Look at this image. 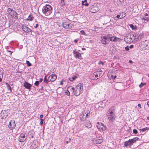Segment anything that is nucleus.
<instances>
[{
    "label": "nucleus",
    "mask_w": 149,
    "mask_h": 149,
    "mask_svg": "<svg viewBox=\"0 0 149 149\" xmlns=\"http://www.w3.org/2000/svg\"><path fill=\"white\" fill-rule=\"evenodd\" d=\"M71 87V89L73 91L74 94L76 96L79 95L82 92L83 89V84L81 83H79L76 86L75 88Z\"/></svg>",
    "instance_id": "f257e3e1"
},
{
    "label": "nucleus",
    "mask_w": 149,
    "mask_h": 149,
    "mask_svg": "<svg viewBox=\"0 0 149 149\" xmlns=\"http://www.w3.org/2000/svg\"><path fill=\"white\" fill-rule=\"evenodd\" d=\"M43 13L46 16L50 14L52 12V8L49 5H47L44 6L42 9Z\"/></svg>",
    "instance_id": "f03ea898"
},
{
    "label": "nucleus",
    "mask_w": 149,
    "mask_h": 149,
    "mask_svg": "<svg viewBox=\"0 0 149 149\" xmlns=\"http://www.w3.org/2000/svg\"><path fill=\"white\" fill-rule=\"evenodd\" d=\"M139 139L137 138H135L133 139H129L128 141H126L124 143V145L127 147H130L134 143L136 142Z\"/></svg>",
    "instance_id": "7ed1b4c3"
},
{
    "label": "nucleus",
    "mask_w": 149,
    "mask_h": 149,
    "mask_svg": "<svg viewBox=\"0 0 149 149\" xmlns=\"http://www.w3.org/2000/svg\"><path fill=\"white\" fill-rule=\"evenodd\" d=\"M89 10L90 12L92 13H95L97 12L99 10V8L97 4L95 3L90 7Z\"/></svg>",
    "instance_id": "20e7f679"
},
{
    "label": "nucleus",
    "mask_w": 149,
    "mask_h": 149,
    "mask_svg": "<svg viewBox=\"0 0 149 149\" xmlns=\"http://www.w3.org/2000/svg\"><path fill=\"white\" fill-rule=\"evenodd\" d=\"M107 116L108 120L111 122L113 121L115 119V115L114 113H111V112H107Z\"/></svg>",
    "instance_id": "39448f33"
},
{
    "label": "nucleus",
    "mask_w": 149,
    "mask_h": 149,
    "mask_svg": "<svg viewBox=\"0 0 149 149\" xmlns=\"http://www.w3.org/2000/svg\"><path fill=\"white\" fill-rule=\"evenodd\" d=\"M96 126L98 129L100 131L105 130L106 129V127L104 126L101 123H100L99 122L97 123Z\"/></svg>",
    "instance_id": "423d86ee"
},
{
    "label": "nucleus",
    "mask_w": 149,
    "mask_h": 149,
    "mask_svg": "<svg viewBox=\"0 0 149 149\" xmlns=\"http://www.w3.org/2000/svg\"><path fill=\"white\" fill-rule=\"evenodd\" d=\"M16 126L15 121L14 120H11L8 125V127L10 129L13 130Z\"/></svg>",
    "instance_id": "0eeeda50"
},
{
    "label": "nucleus",
    "mask_w": 149,
    "mask_h": 149,
    "mask_svg": "<svg viewBox=\"0 0 149 149\" xmlns=\"http://www.w3.org/2000/svg\"><path fill=\"white\" fill-rule=\"evenodd\" d=\"M57 77L56 75L54 74L50 75L48 78V81L49 82H52L55 81Z\"/></svg>",
    "instance_id": "6e6552de"
},
{
    "label": "nucleus",
    "mask_w": 149,
    "mask_h": 149,
    "mask_svg": "<svg viewBox=\"0 0 149 149\" xmlns=\"http://www.w3.org/2000/svg\"><path fill=\"white\" fill-rule=\"evenodd\" d=\"M18 140L19 142H21L24 141L26 140L25 134L23 133H21L18 138Z\"/></svg>",
    "instance_id": "1a4fd4ad"
},
{
    "label": "nucleus",
    "mask_w": 149,
    "mask_h": 149,
    "mask_svg": "<svg viewBox=\"0 0 149 149\" xmlns=\"http://www.w3.org/2000/svg\"><path fill=\"white\" fill-rule=\"evenodd\" d=\"M133 36H127L125 38H124L125 41L127 43H130L133 41L132 37Z\"/></svg>",
    "instance_id": "9d476101"
},
{
    "label": "nucleus",
    "mask_w": 149,
    "mask_h": 149,
    "mask_svg": "<svg viewBox=\"0 0 149 149\" xmlns=\"http://www.w3.org/2000/svg\"><path fill=\"white\" fill-rule=\"evenodd\" d=\"M103 141V139L101 137H99L98 138L93 140V142L94 143L97 144H100Z\"/></svg>",
    "instance_id": "9b49d317"
},
{
    "label": "nucleus",
    "mask_w": 149,
    "mask_h": 149,
    "mask_svg": "<svg viewBox=\"0 0 149 149\" xmlns=\"http://www.w3.org/2000/svg\"><path fill=\"white\" fill-rule=\"evenodd\" d=\"M73 53L74 56L76 58H78L79 59H81V54L76 51V50H73Z\"/></svg>",
    "instance_id": "f8f14e48"
},
{
    "label": "nucleus",
    "mask_w": 149,
    "mask_h": 149,
    "mask_svg": "<svg viewBox=\"0 0 149 149\" xmlns=\"http://www.w3.org/2000/svg\"><path fill=\"white\" fill-rule=\"evenodd\" d=\"M23 86H24L26 88L30 90L31 89V88L32 86V85L28 82L25 81L24 83Z\"/></svg>",
    "instance_id": "ddd939ff"
},
{
    "label": "nucleus",
    "mask_w": 149,
    "mask_h": 149,
    "mask_svg": "<svg viewBox=\"0 0 149 149\" xmlns=\"http://www.w3.org/2000/svg\"><path fill=\"white\" fill-rule=\"evenodd\" d=\"M70 23L68 22H63V26L65 29H68L70 28Z\"/></svg>",
    "instance_id": "4468645a"
},
{
    "label": "nucleus",
    "mask_w": 149,
    "mask_h": 149,
    "mask_svg": "<svg viewBox=\"0 0 149 149\" xmlns=\"http://www.w3.org/2000/svg\"><path fill=\"white\" fill-rule=\"evenodd\" d=\"M143 19L147 21L149 20V12H147L145 14Z\"/></svg>",
    "instance_id": "2eb2a0df"
},
{
    "label": "nucleus",
    "mask_w": 149,
    "mask_h": 149,
    "mask_svg": "<svg viewBox=\"0 0 149 149\" xmlns=\"http://www.w3.org/2000/svg\"><path fill=\"white\" fill-rule=\"evenodd\" d=\"M107 38L105 36H102L101 38V41L103 44H106L107 43Z\"/></svg>",
    "instance_id": "dca6fc26"
},
{
    "label": "nucleus",
    "mask_w": 149,
    "mask_h": 149,
    "mask_svg": "<svg viewBox=\"0 0 149 149\" xmlns=\"http://www.w3.org/2000/svg\"><path fill=\"white\" fill-rule=\"evenodd\" d=\"M23 31L26 32H28L30 30V29L25 25H23L22 27Z\"/></svg>",
    "instance_id": "f3484780"
},
{
    "label": "nucleus",
    "mask_w": 149,
    "mask_h": 149,
    "mask_svg": "<svg viewBox=\"0 0 149 149\" xmlns=\"http://www.w3.org/2000/svg\"><path fill=\"white\" fill-rule=\"evenodd\" d=\"M111 41H119V40H121L119 38H116L115 37H112L110 38Z\"/></svg>",
    "instance_id": "a211bd4d"
},
{
    "label": "nucleus",
    "mask_w": 149,
    "mask_h": 149,
    "mask_svg": "<svg viewBox=\"0 0 149 149\" xmlns=\"http://www.w3.org/2000/svg\"><path fill=\"white\" fill-rule=\"evenodd\" d=\"M15 10H13L10 8H8L7 10V13L9 14L10 16H11L13 15V11Z\"/></svg>",
    "instance_id": "6ab92c4d"
},
{
    "label": "nucleus",
    "mask_w": 149,
    "mask_h": 149,
    "mask_svg": "<svg viewBox=\"0 0 149 149\" xmlns=\"http://www.w3.org/2000/svg\"><path fill=\"white\" fill-rule=\"evenodd\" d=\"M18 14L15 11H13V15L11 16V17L14 19H17L18 18Z\"/></svg>",
    "instance_id": "aec40b11"
},
{
    "label": "nucleus",
    "mask_w": 149,
    "mask_h": 149,
    "mask_svg": "<svg viewBox=\"0 0 149 149\" xmlns=\"http://www.w3.org/2000/svg\"><path fill=\"white\" fill-rule=\"evenodd\" d=\"M85 125L86 127L88 128H90L92 127V125L89 121H86L85 124Z\"/></svg>",
    "instance_id": "412c9836"
},
{
    "label": "nucleus",
    "mask_w": 149,
    "mask_h": 149,
    "mask_svg": "<svg viewBox=\"0 0 149 149\" xmlns=\"http://www.w3.org/2000/svg\"><path fill=\"white\" fill-rule=\"evenodd\" d=\"M1 115L3 118H5L7 116L6 112L5 111H3L1 112Z\"/></svg>",
    "instance_id": "4be33fe9"
},
{
    "label": "nucleus",
    "mask_w": 149,
    "mask_h": 149,
    "mask_svg": "<svg viewBox=\"0 0 149 149\" xmlns=\"http://www.w3.org/2000/svg\"><path fill=\"white\" fill-rule=\"evenodd\" d=\"M84 116V114L82 113L79 116V118L81 121H84L86 120V118H85Z\"/></svg>",
    "instance_id": "5701e85b"
},
{
    "label": "nucleus",
    "mask_w": 149,
    "mask_h": 149,
    "mask_svg": "<svg viewBox=\"0 0 149 149\" xmlns=\"http://www.w3.org/2000/svg\"><path fill=\"white\" fill-rule=\"evenodd\" d=\"M38 143L36 141H34L33 142V143L32 145V146H33V147L34 148H36L38 146Z\"/></svg>",
    "instance_id": "b1692460"
},
{
    "label": "nucleus",
    "mask_w": 149,
    "mask_h": 149,
    "mask_svg": "<svg viewBox=\"0 0 149 149\" xmlns=\"http://www.w3.org/2000/svg\"><path fill=\"white\" fill-rule=\"evenodd\" d=\"M33 19V17L32 15L30 14L29 16L26 19L27 21H32Z\"/></svg>",
    "instance_id": "393cba45"
},
{
    "label": "nucleus",
    "mask_w": 149,
    "mask_h": 149,
    "mask_svg": "<svg viewBox=\"0 0 149 149\" xmlns=\"http://www.w3.org/2000/svg\"><path fill=\"white\" fill-rule=\"evenodd\" d=\"M115 110V108L114 107H113L110 108L108 111H109V112H111V113H113V112Z\"/></svg>",
    "instance_id": "a878e982"
},
{
    "label": "nucleus",
    "mask_w": 149,
    "mask_h": 149,
    "mask_svg": "<svg viewBox=\"0 0 149 149\" xmlns=\"http://www.w3.org/2000/svg\"><path fill=\"white\" fill-rule=\"evenodd\" d=\"M87 0H85L84 1H82V5H85L86 6H88V4L86 3Z\"/></svg>",
    "instance_id": "bb28decb"
},
{
    "label": "nucleus",
    "mask_w": 149,
    "mask_h": 149,
    "mask_svg": "<svg viewBox=\"0 0 149 149\" xmlns=\"http://www.w3.org/2000/svg\"><path fill=\"white\" fill-rule=\"evenodd\" d=\"M102 73V71L101 70L100 73H98L97 74L95 75V77H100L101 74Z\"/></svg>",
    "instance_id": "cd10ccee"
},
{
    "label": "nucleus",
    "mask_w": 149,
    "mask_h": 149,
    "mask_svg": "<svg viewBox=\"0 0 149 149\" xmlns=\"http://www.w3.org/2000/svg\"><path fill=\"white\" fill-rule=\"evenodd\" d=\"M6 84L7 86V87L8 89L10 90V92H11V88L9 84H8L7 83H6Z\"/></svg>",
    "instance_id": "c85d7f7f"
},
{
    "label": "nucleus",
    "mask_w": 149,
    "mask_h": 149,
    "mask_svg": "<svg viewBox=\"0 0 149 149\" xmlns=\"http://www.w3.org/2000/svg\"><path fill=\"white\" fill-rule=\"evenodd\" d=\"M126 13L125 12H123L121 13V18H122L124 17H125L126 16Z\"/></svg>",
    "instance_id": "c756f323"
},
{
    "label": "nucleus",
    "mask_w": 149,
    "mask_h": 149,
    "mask_svg": "<svg viewBox=\"0 0 149 149\" xmlns=\"http://www.w3.org/2000/svg\"><path fill=\"white\" fill-rule=\"evenodd\" d=\"M114 1L115 3L117 4H120L121 2L120 0H114Z\"/></svg>",
    "instance_id": "7c9ffc66"
},
{
    "label": "nucleus",
    "mask_w": 149,
    "mask_h": 149,
    "mask_svg": "<svg viewBox=\"0 0 149 149\" xmlns=\"http://www.w3.org/2000/svg\"><path fill=\"white\" fill-rule=\"evenodd\" d=\"M44 82L47 84H48L49 82V81H48V79L47 78V76H45V77Z\"/></svg>",
    "instance_id": "2f4dec72"
},
{
    "label": "nucleus",
    "mask_w": 149,
    "mask_h": 149,
    "mask_svg": "<svg viewBox=\"0 0 149 149\" xmlns=\"http://www.w3.org/2000/svg\"><path fill=\"white\" fill-rule=\"evenodd\" d=\"M3 77V74L1 72H0V82L2 81Z\"/></svg>",
    "instance_id": "473e14b6"
},
{
    "label": "nucleus",
    "mask_w": 149,
    "mask_h": 149,
    "mask_svg": "<svg viewBox=\"0 0 149 149\" xmlns=\"http://www.w3.org/2000/svg\"><path fill=\"white\" fill-rule=\"evenodd\" d=\"M60 4L61 6H63L65 4V3L64 2V0H60Z\"/></svg>",
    "instance_id": "72a5a7b5"
},
{
    "label": "nucleus",
    "mask_w": 149,
    "mask_h": 149,
    "mask_svg": "<svg viewBox=\"0 0 149 149\" xmlns=\"http://www.w3.org/2000/svg\"><path fill=\"white\" fill-rule=\"evenodd\" d=\"M26 63L27 65V66L28 67L30 66L31 65V63L29 61H26Z\"/></svg>",
    "instance_id": "f704fd0d"
},
{
    "label": "nucleus",
    "mask_w": 149,
    "mask_h": 149,
    "mask_svg": "<svg viewBox=\"0 0 149 149\" xmlns=\"http://www.w3.org/2000/svg\"><path fill=\"white\" fill-rule=\"evenodd\" d=\"M148 129V128L147 127H146L145 128H144L142 129H140L141 131H142V132H143L147 130Z\"/></svg>",
    "instance_id": "c9c22d12"
},
{
    "label": "nucleus",
    "mask_w": 149,
    "mask_h": 149,
    "mask_svg": "<svg viewBox=\"0 0 149 149\" xmlns=\"http://www.w3.org/2000/svg\"><path fill=\"white\" fill-rule=\"evenodd\" d=\"M65 94L66 95L69 96L70 95V93L69 91L68 90H67L65 92Z\"/></svg>",
    "instance_id": "e433bc0d"
},
{
    "label": "nucleus",
    "mask_w": 149,
    "mask_h": 149,
    "mask_svg": "<svg viewBox=\"0 0 149 149\" xmlns=\"http://www.w3.org/2000/svg\"><path fill=\"white\" fill-rule=\"evenodd\" d=\"M39 81H36L34 83L35 85L36 86H38L39 84Z\"/></svg>",
    "instance_id": "4c0bfd02"
},
{
    "label": "nucleus",
    "mask_w": 149,
    "mask_h": 149,
    "mask_svg": "<svg viewBox=\"0 0 149 149\" xmlns=\"http://www.w3.org/2000/svg\"><path fill=\"white\" fill-rule=\"evenodd\" d=\"M145 83H143L142 82L139 85V87L140 88L142 87L143 86L145 85Z\"/></svg>",
    "instance_id": "58836bf2"
},
{
    "label": "nucleus",
    "mask_w": 149,
    "mask_h": 149,
    "mask_svg": "<svg viewBox=\"0 0 149 149\" xmlns=\"http://www.w3.org/2000/svg\"><path fill=\"white\" fill-rule=\"evenodd\" d=\"M75 79V77H72L69 78V80L71 81H72Z\"/></svg>",
    "instance_id": "ea45409f"
},
{
    "label": "nucleus",
    "mask_w": 149,
    "mask_h": 149,
    "mask_svg": "<svg viewBox=\"0 0 149 149\" xmlns=\"http://www.w3.org/2000/svg\"><path fill=\"white\" fill-rule=\"evenodd\" d=\"M121 13H120L119 15H118L116 16V17L117 18L119 19H121L122 18H121Z\"/></svg>",
    "instance_id": "a19ab883"
},
{
    "label": "nucleus",
    "mask_w": 149,
    "mask_h": 149,
    "mask_svg": "<svg viewBox=\"0 0 149 149\" xmlns=\"http://www.w3.org/2000/svg\"><path fill=\"white\" fill-rule=\"evenodd\" d=\"M7 52L9 53V54L10 56L12 55V53L13 52H11V51L8 50H7Z\"/></svg>",
    "instance_id": "79ce46f5"
},
{
    "label": "nucleus",
    "mask_w": 149,
    "mask_h": 149,
    "mask_svg": "<svg viewBox=\"0 0 149 149\" xmlns=\"http://www.w3.org/2000/svg\"><path fill=\"white\" fill-rule=\"evenodd\" d=\"M40 120H41L40 122V124L41 125H42L43 123V121L44 120L42 119H40Z\"/></svg>",
    "instance_id": "37998d69"
},
{
    "label": "nucleus",
    "mask_w": 149,
    "mask_h": 149,
    "mask_svg": "<svg viewBox=\"0 0 149 149\" xmlns=\"http://www.w3.org/2000/svg\"><path fill=\"white\" fill-rule=\"evenodd\" d=\"M133 132L135 134H136L138 133L137 131L135 129H134L133 130Z\"/></svg>",
    "instance_id": "c03bdc74"
},
{
    "label": "nucleus",
    "mask_w": 149,
    "mask_h": 149,
    "mask_svg": "<svg viewBox=\"0 0 149 149\" xmlns=\"http://www.w3.org/2000/svg\"><path fill=\"white\" fill-rule=\"evenodd\" d=\"M130 27L131 28H132V29H134V26L133 24H131L130 26Z\"/></svg>",
    "instance_id": "a18cd8bd"
},
{
    "label": "nucleus",
    "mask_w": 149,
    "mask_h": 149,
    "mask_svg": "<svg viewBox=\"0 0 149 149\" xmlns=\"http://www.w3.org/2000/svg\"><path fill=\"white\" fill-rule=\"evenodd\" d=\"M80 33H81V34H85V33L84 31H80Z\"/></svg>",
    "instance_id": "49530a36"
},
{
    "label": "nucleus",
    "mask_w": 149,
    "mask_h": 149,
    "mask_svg": "<svg viewBox=\"0 0 149 149\" xmlns=\"http://www.w3.org/2000/svg\"><path fill=\"white\" fill-rule=\"evenodd\" d=\"M125 49L126 50H128L129 49V47L128 46H127L126 47H125Z\"/></svg>",
    "instance_id": "de8ad7c7"
},
{
    "label": "nucleus",
    "mask_w": 149,
    "mask_h": 149,
    "mask_svg": "<svg viewBox=\"0 0 149 149\" xmlns=\"http://www.w3.org/2000/svg\"><path fill=\"white\" fill-rule=\"evenodd\" d=\"M99 65H100L101 64H102V65H103V64H104V63L103 62H102L101 61H100V62H99Z\"/></svg>",
    "instance_id": "09e8293b"
},
{
    "label": "nucleus",
    "mask_w": 149,
    "mask_h": 149,
    "mask_svg": "<svg viewBox=\"0 0 149 149\" xmlns=\"http://www.w3.org/2000/svg\"><path fill=\"white\" fill-rule=\"evenodd\" d=\"M134 47V45H131L130 46V49H132V48L133 47Z\"/></svg>",
    "instance_id": "8fccbe9b"
},
{
    "label": "nucleus",
    "mask_w": 149,
    "mask_h": 149,
    "mask_svg": "<svg viewBox=\"0 0 149 149\" xmlns=\"http://www.w3.org/2000/svg\"><path fill=\"white\" fill-rule=\"evenodd\" d=\"M88 116V113H87L86 115V116L84 117L85 118H86V119L87 118Z\"/></svg>",
    "instance_id": "3c124183"
},
{
    "label": "nucleus",
    "mask_w": 149,
    "mask_h": 149,
    "mask_svg": "<svg viewBox=\"0 0 149 149\" xmlns=\"http://www.w3.org/2000/svg\"><path fill=\"white\" fill-rule=\"evenodd\" d=\"M78 39H75L74 40V42H75V43H77V41H78Z\"/></svg>",
    "instance_id": "603ef678"
},
{
    "label": "nucleus",
    "mask_w": 149,
    "mask_h": 149,
    "mask_svg": "<svg viewBox=\"0 0 149 149\" xmlns=\"http://www.w3.org/2000/svg\"><path fill=\"white\" fill-rule=\"evenodd\" d=\"M38 26V24H36V26H34L35 28H37Z\"/></svg>",
    "instance_id": "864d4df0"
},
{
    "label": "nucleus",
    "mask_w": 149,
    "mask_h": 149,
    "mask_svg": "<svg viewBox=\"0 0 149 149\" xmlns=\"http://www.w3.org/2000/svg\"><path fill=\"white\" fill-rule=\"evenodd\" d=\"M43 116L42 114H41L40 116V117L41 118H43Z\"/></svg>",
    "instance_id": "5fc2aeb1"
},
{
    "label": "nucleus",
    "mask_w": 149,
    "mask_h": 149,
    "mask_svg": "<svg viewBox=\"0 0 149 149\" xmlns=\"http://www.w3.org/2000/svg\"><path fill=\"white\" fill-rule=\"evenodd\" d=\"M42 81H43V79H42L40 78V80L39 81L40 82H42Z\"/></svg>",
    "instance_id": "6e6d98bb"
},
{
    "label": "nucleus",
    "mask_w": 149,
    "mask_h": 149,
    "mask_svg": "<svg viewBox=\"0 0 149 149\" xmlns=\"http://www.w3.org/2000/svg\"><path fill=\"white\" fill-rule=\"evenodd\" d=\"M138 106L139 108H141V105L140 104H138Z\"/></svg>",
    "instance_id": "4d7b16f0"
},
{
    "label": "nucleus",
    "mask_w": 149,
    "mask_h": 149,
    "mask_svg": "<svg viewBox=\"0 0 149 149\" xmlns=\"http://www.w3.org/2000/svg\"><path fill=\"white\" fill-rule=\"evenodd\" d=\"M101 70V69L99 70L98 71V72L99 73H100Z\"/></svg>",
    "instance_id": "13d9d810"
},
{
    "label": "nucleus",
    "mask_w": 149,
    "mask_h": 149,
    "mask_svg": "<svg viewBox=\"0 0 149 149\" xmlns=\"http://www.w3.org/2000/svg\"><path fill=\"white\" fill-rule=\"evenodd\" d=\"M116 75H115L114 76L113 78V79H115L116 78Z\"/></svg>",
    "instance_id": "bf43d9fd"
},
{
    "label": "nucleus",
    "mask_w": 149,
    "mask_h": 149,
    "mask_svg": "<svg viewBox=\"0 0 149 149\" xmlns=\"http://www.w3.org/2000/svg\"><path fill=\"white\" fill-rule=\"evenodd\" d=\"M63 81H61V82H60V84L61 85H62V84H63Z\"/></svg>",
    "instance_id": "052dcab7"
},
{
    "label": "nucleus",
    "mask_w": 149,
    "mask_h": 149,
    "mask_svg": "<svg viewBox=\"0 0 149 149\" xmlns=\"http://www.w3.org/2000/svg\"><path fill=\"white\" fill-rule=\"evenodd\" d=\"M147 105L149 107V102H147Z\"/></svg>",
    "instance_id": "680f3d73"
},
{
    "label": "nucleus",
    "mask_w": 149,
    "mask_h": 149,
    "mask_svg": "<svg viewBox=\"0 0 149 149\" xmlns=\"http://www.w3.org/2000/svg\"><path fill=\"white\" fill-rule=\"evenodd\" d=\"M129 62L130 63H132V62L131 60H130L129 61Z\"/></svg>",
    "instance_id": "e2e57ef3"
},
{
    "label": "nucleus",
    "mask_w": 149,
    "mask_h": 149,
    "mask_svg": "<svg viewBox=\"0 0 149 149\" xmlns=\"http://www.w3.org/2000/svg\"><path fill=\"white\" fill-rule=\"evenodd\" d=\"M147 119L148 120H149V117H147Z\"/></svg>",
    "instance_id": "0e129e2a"
},
{
    "label": "nucleus",
    "mask_w": 149,
    "mask_h": 149,
    "mask_svg": "<svg viewBox=\"0 0 149 149\" xmlns=\"http://www.w3.org/2000/svg\"><path fill=\"white\" fill-rule=\"evenodd\" d=\"M82 49L83 50H84V48H82Z\"/></svg>",
    "instance_id": "69168bd1"
},
{
    "label": "nucleus",
    "mask_w": 149,
    "mask_h": 149,
    "mask_svg": "<svg viewBox=\"0 0 149 149\" xmlns=\"http://www.w3.org/2000/svg\"><path fill=\"white\" fill-rule=\"evenodd\" d=\"M66 143H68V141H66Z\"/></svg>",
    "instance_id": "338daca9"
},
{
    "label": "nucleus",
    "mask_w": 149,
    "mask_h": 149,
    "mask_svg": "<svg viewBox=\"0 0 149 149\" xmlns=\"http://www.w3.org/2000/svg\"><path fill=\"white\" fill-rule=\"evenodd\" d=\"M113 77V76H112H112H111V77Z\"/></svg>",
    "instance_id": "774afa93"
}]
</instances>
